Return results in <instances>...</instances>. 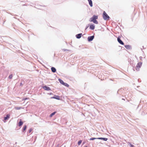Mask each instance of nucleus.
<instances>
[{"instance_id": "1", "label": "nucleus", "mask_w": 147, "mask_h": 147, "mask_svg": "<svg viewBox=\"0 0 147 147\" xmlns=\"http://www.w3.org/2000/svg\"><path fill=\"white\" fill-rule=\"evenodd\" d=\"M102 16L103 18L105 20H109L110 18L109 16L105 11L103 12Z\"/></svg>"}, {"instance_id": "2", "label": "nucleus", "mask_w": 147, "mask_h": 147, "mask_svg": "<svg viewBox=\"0 0 147 147\" xmlns=\"http://www.w3.org/2000/svg\"><path fill=\"white\" fill-rule=\"evenodd\" d=\"M98 18V16L94 15L92 16V17L90 18L89 21L90 22H93L94 20H95L97 19Z\"/></svg>"}, {"instance_id": "3", "label": "nucleus", "mask_w": 147, "mask_h": 147, "mask_svg": "<svg viewBox=\"0 0 147 147\" xmlns=\"http://www.w3.org/2000/svg\"><path fill=\"white\" fill-rule=\"evenodd\" d=\"M94 38V35L89 36L88 38V42H91L92 41Z\"/></svg>"}, {"instance_id": "4", "label": "nucleus", "mask_w": 147, "mask_h": 147, "mask_svg": "<svg viewBox=\"0 0 147 147\" xmlns=\"http://www.w3.org/2000/svg\"><path fill=\"white\" fill-rule=\"evenodd\" d=\"M117 41L120 44L122 45H123L124 44L123 42V41L120 39V38L119 36L117 38Z\"/></svg>"}, {"instance_id": "5", "label": "nucleus", "mask_w": 147, "mask_h": 147, "mask_svg": "<svg viewBox=\"0 0 147 147\" xmlns=\"http://www.w3.org/2000/svg\"><path fill=\"white\" fill-rule=\"evenodd\" d=\"M45 90L47 91H49L50 90H51V89L48 86H47L46 85H45L44 86H43L42 87Z\"/></svg>"}, {"instance_id": "6", "label": "nucleus", "mask_w": 147, "mask_h": 147, "mask_svg": "<svg viewBox=\"0 0 147 147\" xmlns=\"http://www.w3.org/2000/svg\"><path fill=\"white\" fill-rule=\"evenodd\" d=\"M123 92V88H121L119 89L117 92V94H121Z\"/></svg>"}, {"instance_id": "7", "label": "nucleus", "mask_w": 147, "mask_h": 147, "mask_svg": "<svg viewBox=\"0 0 147 147\" xmlns=\"http://www.w3.org/2000/svg\"><path fill=\"white\" fill-rule=\"evenodd\" d=\"M95 27L94 24L91 23L89 26V28L90 30H94L95 28Z\"/></svg>"}, {"instance_id": "8", "label": "nucleus", "mask_w": 147, "mask_h": 147, "mask_svg": "<svg viewBox=\"0 0 147 147\" xmlns=\"http://www.w3.org/2000/svg\"><path fill=\"white\" fill-rule=\"evenodd\" d=\"M142 62H138L137 63V64L136 66V68H140L142 66Z\"/></svg>"}, {"instance_id": "9", "label": "nucleus", "mask_w": 147, "mask_h": 147, "mask_svg": "<svg viewBox=\"0 0 147 147\" xmlns=\"http://www.w3.org/2000/svg\"><path fill=\"white\" fill-rule=\"evenodd\" d=\"M51 98L55 99L58 100H59L60 99V96H59L56 95H54L53 97H51Z\"/></svg>"}, {"instance_id": "10", "label": "nucleus", "mask_w": 147, "mask_h": 147, "mask_svg": "<svg viewBox=\"0 0 147 147\" xmlns=\"http://www.w3.org/2000/svg\"><path fill=\"white\" fill-rule=\"evenodd\" d=\"M10 115L9 114H7L6 117H4V119L3 120V121H4V122H5L4 121H5L7 120H8L10 117Z\"/></svg>"}, {"instance_id": "11", "label": "nucleus", "mask_w": 147, "mask_h": 147, "mask_svg": "<svg viewBox=\"0 0 147 147\" xmlns=\"http://www.w3.org/2000/svg\"><path fill=\"white\" fill-rule=\"evenodd\" d=\"M82 36V34L81 33L76 35V38L78 39H80L81 37Z\"/></svg>"}, {"instance_id": "12", "label": "nucleus", "mask_w": 147, "mask_h": 147, "mask_svg": "<svg viewBox=\"0 0 147 147\" xmlns=\"http://www.w3.org/2000/svg\"><path fill=\"white\" fill-rule=\"evenodd\" d=\"M23 122L22 121V120L21 119H20V121H19V123H18V125L19 127H20V126H21L23 125Z\"/></svg>"}, {"instance_id": "13", "label": "nucleus", "mask_w": 147, "mask_h": 147, "mask_svg": "<svg viewBox=\"0 0 147 147\" xmlns=\"http://www.w3.org/2000/svg\"><path fill=\"white\" fill-rule=\"evenodd\" d=\"M97 139L102 140L104 141H107L108 140V138H105L99 137L97 138Z\"/></svg>"}, {"instance_id": "14", "label": "nucleus", "mask_w": 147, "mask_h": 147, "mask_svg": "<svg viewBox=\"0 0 147 147\" xmlns=\"http://www.w3.org/2000/svg\"><path fill=\"white\" fill-rule=\"evenodd\" d=\"M125 47L126 49H131V46L129 45H125Z\"/></svg>"}, {"instance_id": "15", "label": "nucleus", "mask_w": 147, "mask_h": 147, "mask_svg": "<svg viewBox=\"0 0 147 147\" xmlns=\"http://www.w3.org/2000/svg\"><path fill=\"white\" fill-rule=\"evenodd\" d=\"M51 71L53 73H55L56 71V68L54 67H52L51 68Z\"/></svg>"}, {"instance_id": "16", "label": "nucleus", "mask_w": 147, "mask_h": 147, "mask_svg": "<svg viewBox=\"0 0 147 147\" xmlns=\"http://www.w3.org/2000/svg\"><path fill=\"white\" fill-rule=\"evenodd\" d=\"M88 2L89 4V5H90V6L91 7H92L93 6L92 2V0H88Z\"/></svg>"}, {"instance_id": "17", "label": "nucleus", "mask_w": 147, "mask_h": 147, "mask_svg": "<svg viewBox=\"0 0 147 147\" xmlns=\"http://www.w3.org/2000/svg\"><path fill=\"white\" fill-rule=\"evenodd\" d=\"M27 127V126L26 125H24L22 129V132H23L25 131Z\"/></svg>"}, {"instance_id": "18", "label": "nucleus", "mask_w": 147, "mask_h": 147, "mask_svg": "<svg viewBox=\"0 0 147 147\" xmlns=\"http://www.w3.org/2000/svg\"><path fill=\"white\" fill-rule=\"evenodd\" d=\"M58 80L61 84H62V85H63V84L64 82L63 81V80H62L61 79L59 78V79Z\"/></svg>"}, {"instance_id": "19", "label": "nucleus", "mask_w": 147, "mask_h": 147, "mask_svg": "<svg viewBox=\"0 0 147 147\" xmlns=\"http://www.w3.org/2000/svg\"><path fill=\"white\" fill-rule=\"evenodd\" d=\"M56 113V111H55L54 112H53L52 113H51L50 115V117H52L53 115H54Z\"/></svg>"}, {"instance_id": "20", "label": "nucleus", "mask_w": 147, "mask_h": 147, "mask_svg": "<svg viewBox=\"0 0 147 147\" xmlns=\"http://www.w3.org/2000/svg\"><path fill=\"white\" fill-rule=\"evenodd\" d=\"M82 141L81 140H80L78 142V146L80 145V144H81V143H82Z\"/></svg>"}, {"instance_id": "21", "label": "nucleus", "mask_w": 147, "mask_h": 147, "mask_svg": "<svg viewBox=\"0 0 147 147\" xmlns=\"http://www.w3.org/2000/svg\"><path fill=\"white\" fill-rule=\"evenodd\" d=\"M63 85H64V86L67 87H69V85L68 84L65 82L64 83Z\"/></svg>"}, {"instance_id": "22", "label": "nucleus", "mask_w": 147, "mask_h": 147, "mask_svg": "<svg viewBox=\"0 0 147 147\" xmlns=\"http://www.w3.org/2000/svg\"><path fill=\"white\" fill-rule=\"evenodd\" d=\"M95 139H97V138H91L89 140H93Z\"/></svg>"}, {"instance_id": "23", "label": "nucleus", "mask_w": 147, "mask_h": 147, "mask_svg": "<svg viewBox=\"0 0 147 147\" xmlns=\"http://www.w3.org/2000/svg\"><path fill=\"white\" fill-rule=\"evenodd\" d=\"M13 77L12 74H11L9 75L8 78L9 79H11Z\"/></svg>"}, {"instance_id": "24", "label": "nucleus", "mask_w": 147, "mask_h": 147, "mask_svg": "<svg viewBox=\"0 0 147 147\" xmlns=\"http://www.w3.org/2000/svg\"><path fill=\"white\" fill-rule=\"evenodd\" d=\"M22 108L21 107H16L15 108V109H16V110H19Z\"/></svg>"}, {"instance_id": "25", "label": "nucleus", "mask_w": 147, "mask_h": 147, "mask_svg": "<svg viewBox=\"0 0 147 147\" xmlns=\"http://www.w3.org/2000/svg\"><path fill=\"white\" fill-rule=\"evenodd\" d=\"M93 22L94 23H95L96 24H98V21L97 20H94V21H93Z\"/></svg>"}, {"instance_id": "26", "label": "nucleus", "mask_w": 147, "mask_h": 147, "mask_svg": "<svg viewBox=\"0 0 147 147\" xmlns=\"http://www.w3.org/2000/svg\"><path fill=\"white\" fill-rule=\"evenodd\" d=\"M32 128H30L29 130L27 132L28 134L30 133L32 131Z\"/></svg>"}, {"instance_id": "27", "label": "nucleus", "mask_w": 147, "mask_h": 147, "mask_svg": "<svg viewBox=\"0 0 147 147\" xmlns=\"http://www.w3.org/2000/svg\"><path fill=\"white\" fill-rule=\"evenodd\" d=\"M129 144L130 145V147H134V145H133L131 143L129 142Z\"/></svg>"}, {"instance_id": "28", "label": "nucleus", "mask_w": 147, "mask_h": 147, "mask_svg": "<svg viewBox=\"0 0 147 147\" xmlns=\"http://www.w3.org/2000/svg\"><path fill=\"white\" fill-rule=\"evenodd\" d=\"M89 26V24L88 25H87L86 26V28H85V30H86L88 28Z\"/></svg>"}, {"instance_id": "29", "label": "nucleus", "mask_w": 147, "mask_h": 147, "mask_svg": "<svg viewBox=\"0 0 147 147\" xmlns=\"http://www.w3.org/2000/svg\"><path fill=\"white\" fill-rule=\"evenodd\" d=\"M63 50L64 51H68V50L67 49H63Z\"/></svg>"}, {"instance_id": "30", "label": "nucleus", "mask_w": 147, "mask_h": 147, "mask_svg": "<svg viewBox=\"0 0 147 147\" xmlns=\"http://www.w3.org/2000/svg\"><path fill=\"white\" fill-rule=\"evenodd\" d=\"M20 86H23V84H22V83H20Z\"/></svg>"}, {"instance_id": "31", "label": "nucleus", "mask_w": 147, "mask_h": 147, "mask_svg": "<svg viewBox=\"0 0 147 147\" xmlns=\"http://www.w3.org/2000/svg\"><path fill=\"white\" fill-rule=\"evenodd\" d=\"M28 98H24V100H27Z\"/></svg>"}, {"instance_id": "32", "label": "nucleus", "mask_w": 147, "mask_h": 147, "mask_svg": "<svg viewBox=\"0 0 147 147\" xmlns=\"http://www.w3.org/2000/svg\"><path fill=\"white\" fill-rule=\"evenodd\" d=\"M140 59L141 60L142 59V57H140Z\"/></svg>"}, {"instance_id": "33", "label": "nucleus", "mask_w": 147, "mask_h": 147, "mask_svg": "<svg viewBox=\"0 0 147 147\" xmlns=\"http://www.w3.org/2000/svg\"><path fill=\"white\" fill-rule=\"evenodd\" d=\"M52 94H53V93H49V94L50 95H52Z\"/></svg>"}, {"instance_id": "34", "label": "nucleus", "mask_w": 147, "mask_h": 147, "mask_svg": "<svg viewBox=\"0 0 147 147\" xmlns=\"http://www.w3.org/2000/svg\"><path fill=\"white\" fill-rule=\"evenodd\" d=\"M122 100H125V99H123V98H122Z\"/></svg>"}, {"instance_id": "35", "label": "nucleus", "mask_w": 147, "mask_h": 147, "mask_svg": "<svg viewBox=\"0 0 147 147\" xmlns=\"http://www.w3.org/2000/svg\"><path fill=\"white\" fill-rule=\"evenodd\" d=\"M84 143H84V142H83V144H84Z\"/></svg>"}, {"instance_id": "36", "label": "nucleus", "mask_w": 147, "mask_h": 147, "mask_svg": "<svg viewBox=\"0 0 147 147\" xmlns=\"http://www.w3.org/2000/svg\"><path fill=\"white\" fill-rule=\"evenodd\" d=\"M142 48H143V49H144V46H143V47H142Z\"/></svg>"}, {"instance_id": "37", "label": "nucleus", "mask_w": 147, "mask_h": 147, "mask_svg": "<svg viewBox=\"0 0 147 147\" xmlns=\"http://www.w3.org/2000/svg\"><path fill=\"white\" fill-rule=\"evenodd\" d=\"M138 81L139 82V79H138Z\"/></svg>"}, {"instance_id": "38", "label": "nucleus", "mask_w": 147, "mask_h": 147, "mask_svg": "<svg viewBox=\"0 0 147 147\" xmlns=\"http://www.w3.org/2000/svg\"><path fill=\"white\" fill-rule=\"evenodd\" d=\"M141 49L142 50V48H141Z\"/></svg>"}, {"instance_id": "39", "label": "nucleus", "mask_w": 147, "mask_h": 147, "mask_svg": "<svg viewBox=\"0 0 147 147\" xmlns=\"http://www.w3.org/2000/svg\"><path fill=\"white\" fill-rule=\"evenodd\" d=\"M85 147H88L86 146H85Z\"/></svg>"}]
</instances>
